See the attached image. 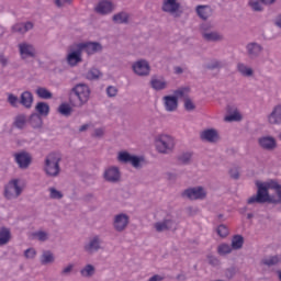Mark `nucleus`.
Here are the masks:
<instances>
[{"mask_svg": "<svg viewBox=\"0 0 281 281\" xmlns=\"http://www.w3.org/2000/svg\"><path fill=\"white\" fill-rule=\"evenodd\" d=\"M7 102L10 104V106L16 109V106H19V97L14 93H7Z\"/></svg>", "mask_w": 281, "mask_h": 281, "instance_id": "nucleus-50", "label": "nucleus"}, {"mask_svg": "<svg viewBox=\"0 0 281 281\" xmlns=\"http://www.w3.org/2000/svg\"><path fill=\"white\" fill-rule=\"evenodd\" d=\"M273 23L276 25V27H278L279 30H281V14L277 15L273 20Z\"/></svg>", "mask_w": 281, "mask_h": 281, "instance_id": "nucleus-59", "label": "nucleus"}, {"mask_svg": "<svg viewBox=\"0 0 281 281\" xmlns=\"http://www.w3.org/2000/svg\"><path fill=\"white\" fill-rule=\"evenodd\" d=\"M93 136L94 137H103L104 136V128H102V127L95 128L94 132H93Z\"/></svg>", "mask_w": 281, "mask_h": 281, "instance_id": "nucleus-58", "label": "nucleus"}, {"mask_svg": "<svg viewBox=\"0 0 281 281\" xmlns=\"http://www.w3.org/2000/svg\"><path fill=\"white\" fill-rule=\"evenodd\" d=\"M262 45L258 42H250L246 45V54L251 59L258 58L262 54Z\"/></svg>", "mask_w": 281, "mask_h": 281, "instance_id": "nucleus-22", "label": "nucleus"}, {"mask_svg": "<svg viewBox=\"0 0 281 281\" xmlns=\"http://www.w3.org/2000/svg\"><path fill=\"white\" fill-rule=\"evenodd\" d=\"M200 30L202 38H204V41H207L209 43H218L224 38L221 32L214 31V24L210 22L203 23Z\"/></svg>", "mask_w": 281, "mask_h": 281, "instance_id": "nucleus-6", "label": "nucleus"}, {"mask_svg": "<svg viewBox=\"0 0 281 281\" xmlns=\"http://www.w3.org/2000/svg\"><path fill=\"white\" fill-rule=\"evenodd\" d=\"M103 179H105L109 183H117V181L122 179L120 167L110 166L105 168L103 172Z\"/></svg>", "mask_w": 281, "mask_h": 281, "instance_id": "nucleus-16", "label": "nucleus"}, {"mask_svg": "<svg viewBox=\"0 0 281 281\" xmlns=\"http://www.w3.org/2000/svg\"><path fill=\"white\" fill-rule=\"evenodd\" d=\"M243 245H245V238L243 235L233 236L231 247L234 250L243 249Z\"/></svg>", "mask_w": 281, "mask_h": 281, "instance_id": "nucleus-37", "label": "nucleus"}, {"mask_svg": "<svg viewBox=\"0 0 281 281\" xmlns=\"http://www.w3.org/2000/svg\"><path fill=\"white\" fill-rule=\"evenodd\" d=\"M75 270L76 263H67L66 266L63 267L60 276H63V278H68V276H71V273H74Z\"/></svg>", "mask_w": 281, "mask_h": 281, "instance_id": "nucleus-44", "label": "nucleus"}, {"mask_svg": "<svg viewBox=\"0 0 281 281\" xmlns=\"http://www.w3.org/2000/svg\"><path fill=\"white\" fill-rule=\"evenodd\" d=\"M48 194H49V199H53L55 201H60V199H63V196H64L63 191H60L54 187H50L48 189Z\"/></svg>", "mask_w": 281, "mask_h": 281, "instance_id": "nucleus-45", "label": "nucleus"}, {"mask_svg": "<svg viewBox=\"0 0 281 281\" xmlns=\"http://www.w3.org/2000/svg\"><path fill=\"white\" fill-rule=\"evenodd\" d=\"M30 30H34V22H18L11 26L12 34H26Z\"/></svg>", "mask_w": 281, "mask_h": 281, "instance_id": "nucleus-24", "label": "nucleus"}, {"mask_svg": "<svg viewBox=\"0 0 281 281\" xmlns=\"http://www.w3.org/2000/svg\"><path fill=\"white\" fill-rule=\"evenodd\" d=\"M161 11L165 12V14H170V16H179L181 2H179V0H162Z\"/></svg>", "mask_w": 281, "mask_h": 281, "instance_id": "nucleus-12", "label": "nucleus"}, {"mask_svg": "<svg viewBox=\"0 0 281 281\" xmlns=\"http://www.w3.org/2000/svg\"><path fill=\"white\" fill-rule=\"evenodd\" d=\"M257 194L247 200L248 205L254 203H281V184L277 180L256 181Z\"/></svg>", "mask_w": 281, "mask_h": 281, "instance_id": "nucleus-1", "label": "nucleus"}, {"mask_svg": "<svg viewBox=\"0 0 281 281\" xmlns=\"http://www.w3.org/2000/svg\"><path fill=\"white\" fill-rule=\"evenodd\" d=\"M128 223H131V216L126 213H117L113 217V227L115 232H124V229L128 227Z\"/></svg>", "mask_w": 281, "mask_h": 281, "instance_id": "nucleus-15", "label": "nucleus"}, {"mask_svg": "<svg viewBox=\"0 0 281 281\" xmlns=\"http://www.w3.org/2000/svg\"><path fill=\"white\" fill-rule=\"evenodd\" d=\"M87 80H100L102 78V74L97 68H91L86 72Z\"/></svg>", "mask_w": 281, "mask_h": 281, "instance_id": "nucleus-41", "label": "nucleus"}, {"mask_svg": "<svg viewBox=\"0 0 281 281\" xmlns=\"http://www.w3.org/2000/svg\"><path fill=\"white\" fill-rule=\"evenodd\" d=\"M173 71H175V74H177L179 76V75L183 74V68L181 66H176L173 68Z\"/></svg>", "mask_w": 281, "mask_h": 281, "instance_id": "nucleus-62", "label": "nucleus"}, {"mask_svg": "<svg viewBox=\"0 0 281 281\" xmlns=\"http://www.w3.org/2000/svg\"><path fill=\"white\" fill-rule=\"evenodd\" d=\"M0 64L5 67V65H8V57H5V55L0 54Z\"/></svg>", "mask_w": 281, "mask_h": 281, "instance_id": "nucleus-60", "label": "nucleus"}, {"mask_svg": "<svg viewBox=\"0 0 281 281\" xmlns=\"http://www.w3.org/2000/svg\"><path fill=\"white\" fill-rule=\"evenodd\" d=\"M87 128H89V124L81 125L79 127V131H80V133H83V131H87Z\"/></svg>", "mask_w": 281, "mask_h": 281, "instance_id": "nucleus-63", "label": "nucleus"}, {"mask_svg": "<svg viewBox=\"0 0 281 281\" xmlns=\"http://www.w3.org/2000/svg\"><path fill=\"white\" fill-rule=\"evenodd\" d=\"M183 108L187 111L192 112L196 109V103H194V100L189 97L183 100Z\"/></svg>", "mask_w": 281, "mask_h": 281, "instance_id": "nucleus-48", "label": "nucleus"}, {"mask_svg": "<svg viewBox=\"0 0 281 281\" xmlns=\"http://www.w3.org/2000/svg\"><path fill=\"white\" fill-rule=\"evenodd\" d=\"M20 104L25 109H32V105L34 104V94L30 91L22 92L20 95Z\"/></svg>", "mask_w": 281, "mask_h": 281, "instance_id": "nucleus-29", "label": "nucleus"}, {"mask_svg": "<svg viewBox=\"0 0 281 281\" xmlns=\"http://www.w3.org/2000/svg\"><path fill=\"white\" fill-rule=\"evenodd\" d=\"M60 161H63V155L58 151H52L44 158L43 170L46 177L56 178L60 175Z\"/></svg>", "mask_w": 281, "mask_h": 281, "instance_id": "nucleus-3", "label": "nucleus"}, {"mask_svg": "<svg viewBox=\"0 0 281 281\" xmlns=\"http://www.w3.org/2000/svg\"><path fill=\"white\" fill-rule=\"evenodd\" d=\"M31 238L33 240H40V243H45V240H49V233L45 231H36L31 234Z\"/></svg>", "mask_w": 281, "mask_h": 281, "instance_id": "nucleus-35", "label": "nucleus"}, {"mask_svg": "<svg viewBox=\"0 0 281 281\" xmlns=\"http://www.w3.org/2000/svg\"><path fill=\"white\" fill-rule=\"evenodd\" d=\"M150 61L144 58H140L132 64V71L138 78H148L151 71Z\"/></svg>", "mask_w": 281, "mask_h": 281, "instance_id": "nucleus-8", "label": "nucleus"}, {"mask_svg": "<svg viewBox=\"0 0 281 281\" xmlns=\"http://www.w3.org/2000/svg\"><path fill=\"white\" fill-rule=\"evenodd\" d=\"M20 52V58L22 60H27L29 58H36V48L34 45L27 42H22L18 45Z\"/></svg>", "mask_w": 281, "mask_h": 281, "instance_id": "nucleus-14", "label": "nucleus"}, {"mask_svg": "<svg viewBox=\"0 0 281 281\" xmlns=\"http://www.w3.org/2000/svg\"><path fill=\"white\" fill-rule=\"evenodd\" d=\"M150 87L154 91H164L168 88V80L164 77H153L150 80Z\"/></svg>", "mask_w": 281, "mask_h": 281, "instance_id": "nucleus-26", "label": "nucleus"}, {"mask_svg": "<svg viewBox=\"0 0 281 281\" xmlns=\"http://www.w3.org/2000/svg\"><path fill=\"white\" fill-rule=\"evenodd\" d=\"M108 98H115L117 95V88L115 86H109L106 88Z\"/></svg>", "mask_w": 281, "mask_h": 281, "instance_id": "nucleus-56", "label": "nucleus"}, {"mask_svg": "<svg viewBox=\"0 0 281 281\" xmlns=\"http://www.w3.org/2000/svg\"><path fill=\"white\" fill-rule=\"evenodd\" d=\"M66 63L69 67H78L82 63V50L78 44L68 52Z\"/></svg>", "mask_w": 281, "mask_h": 281, "instance_id": "nucleus-13", "label": "nucleus"}, {"mask_svg": "<svg viewBox=\"0 0 281 281\" xmlns=\"http://www.w3.org/2000/svg\"><path fill=\"white\" fill-rule=\"evenodd\" d=\"M175 137L168 134H158L155 137V147L160 155H170L176 146Z\"/></svg>", "mask_w": 281, "mask_h": 281, "instance_id": "nucleus-4", "label": "nucleus"}, {"mask_svg": "<svg viewBox=\"0 0 281 281\" xmlns=\"http://www.w3.org/2000/svg\"><path fill=\"white\" fill-rule=\"evenodd\" d=\"M71 3V0H55V4L57 8H64V5H67Z\"/></svg>", "mask_w": 281, "mask_h": 281, "instance_id": "nucleus-57", "label": "nucleus"}, {"mask_svg": "<svg viewBox=\"0 0 281 281\" xmlns=\"http://www.w3.org/2000/svg\"><path fill=\"white\" fill-rule=\"evenodd\" d=\"M237 71L240 76H244V78H251V76H254V68L245 63L237 64Z\"/></svg>", "mask_w": 281, "mask_h": 281, "instance_id": "nucleus-31", "label": "nucleus"}, {"mask_svg": "<svg viewBox=\"0 0 281 281\" xmlns=\"http://www.w3.org/2000/svg\"><path fill=\"white\" fill-rule=\"evenodd\" d=\"M13 159L20 170H27L32 166V154L25 150L13 154Z\"/></svg>", "mask_w": 281, "mask_h": 281, "instance_id": "nucleus-11", "label": "nucleus"}, {"mask_svg": "<svg viewBox=\"0 0 281 281\" xmlns=\"http://www.w3.org/2000/svg\"><path fill=\"white\" fill-rule=\"evenodd\" d=\"M24 258H26V260H34V258H36V249L27 248L24 250Z\"/></svg>", "mask_w": 281, "mask_h": 281, "instance_id": "nucleus-54", "label": "nucleus"}, {"mask_svg": "<svg viewBox=\"0 0 281 281\" xmlns=\"http://www.w3.org/2000/svg\"><path fill=\"white\" fill-rule=\"evenodd\" d=\"M195 12L202 21H207L214 14V10L210 5H198Z\"/></svg>", "mask_w": 281, "mask_h": 281, "instance_id": "nucleus-27", "label": "nucleus"}, {"mask_svg": "<svg viewBox=\"0 0 281 281\" xmlns=\"http://www.w3.org/2000/svg\"><path fill=\"white\" fill-rule=\"evenodd\" d=\"M36 95L42 100H52L53 94L47 88L40 87L35 91Z\"/></svg>", "mask_w": 281, "mask_h": 281, "instance_id": "nucleus-40", "label": "nucleus"}, {"mask_svg": "<svg viewBox=\"0 0 281 281\" xmlns=\"http://www.w3.org/2000/svg\"><path fill=\"white\" fill-rule=\"evenodd\" d=\"M40 262L43 267H47V265H54L56 262V255L52 252V250H44L40 256Z\"/></svg>", "mask_w": 281, "mask_h": 281, "instance_id": "nucleus-28", "label": "nucleus"}, {"mask_svg": "<svg viewBox=\"0 0 281 281\" xmlns=\"http://www.w3.org/2000/svg\"><path fill=\"white\" fill-rule=\"evenodd\" d=\"M12 240V232H10V228L8 227H1L0 228V247H3V245H8Z\"/></svg>", "mask_w": 281, "mask_h": 281, "instance_id": "nucleus-32", "label": "nucleus"}, {"mask_svg": "<svg viewBox=\"0 0 281 281\" xmlns=\"http://www.w3.org/2000/svg\"><path fill=\"white\" fill-rule=\"evenodd\" d=\"M225 64L221 60L214 59L207 65V69H223Z\"/></svg>", "mask_w": 281, "mask_h": 281, "instance_id": "nucleus-53", "label": "nucleus"}, {"mask_svg": "<svg viewBox=\"0 0 281 281\" xmlns=\"http://www.w3.org/2000/svg\"><path fill=\"white\" fill-rule=\"evenodd\" d=\"M182 196L190 201H204L207 199V189L202 186L191 187L182 192Z\"/></svg>", "mask_w": 281, "mask_h": 281, "instance_id": "nucleus-9", "label": "nucleus"}, {"mask_svg": "<svg viewBox=\"0 0 281 281\" xmlns=\"http://www.w3.org/2000/svg\"><path fill=\"white\" fill-rule=\"evenodd\" d=\"M115 10L113 2L109 0H101L94 7V12L97 14H101L102 16H106V14H111Z\"/></svg>", "mask_w": 281, "mask_h": 281, "instance_id": "nucleus-18", "label": "nucleus"}, {"mask_svg": "<svg viewBox=\"0 0 281 281\" xmlns=\"http://www.w3.org/2000/svg\"><path fill=\"white\" fill-rule=\"evenodd\" d=\"M190 161H192V153L187 151L179 156L180 164H190Z\"/></svg>", "mask_w": 281, "mask_h": 281, "instance_id": "nucleus-52", "label": "nucleus"}, {"mask_svg": "<svg viewBox=\"0 0 281 281\" xmlns=\"http://www.w3.org/2000/svg\"><path fill=\"white\" fill-rule=\"evenodd\" d=\"M77 45L79 46V49H81V52H86L88 56L102 52V44L98 42L79 43Z\"/></svg>", "mask_w": 281, "mask_h": 281, "instance_id": "nucleus-20", "label": "nucleus"}, {"mask_svg": "<svg viewBox=\"0 0 281 281\" xmlns=\"http://www.w3.org/2000/svg\"><path fill=\"white\" fill-rule=\"evenodd\" d=\"M25 188H27L25 178H12L4 184L3 196L7 201H16L25 192Z\"/></svg>", "mask_w": 281, "mask_h": 281, "instance_id": "nucleus-2", "label": "nucleus"}, {"mask_svg": "<svg viewBox=\"0 0 281 281\" xmlns=\"http://www.w3.org/2000/svg\"><path fill=\"white\" fill-rule=\"evenodd\" d=\"M30 124L33 128H42L43 127V116L37 113H33L30 116Z\"/></svg>", "mask_w": 281, "mask_h": 281, "instance_id": "nucleus-36", "label": "nucleus"}, {"mask_svg": "<svg viewBox=\"0 0 281 281\" xmlns=\"http://www.w3.org/2000/svg\"><path fill=\"white\" fill-rule=\"evenodd\" d=\"M216 233L220 238H227V236H229V228H227L225 224H221L220 226H217Z\"/></svg>", "mask_w": 281, "mask_h": 281, "instance_id": "nucleus-49", "label": "nucleus"}, {"mask_svg": "<svg viewBox=\"0 0 281 281\" xmlns=\"http://www.w3.org/2000/svg\"><path fill=\"white\" fill-rule=\"evenodd\" d=\"M36 114L42 117H47L49 115V104L46 102H37L35 105Z\"/></svg>", "mask_w": 281, "mask_h": 281, "instance_id": "nucleus-33", "label": "nucleus"}, {"mask_svg": "<svg viewBox=\"0 0 281 281\" xmlns=\"http://www.w3.org/2000/svg\"><path fill=\"white\" fill-rule=\"evenodd\" d=\"M114 23H128V13L122 11L113 15Z\"/></svg>", "mask_w": 281, "mask_h": 281, "instance_id": "nucleus-46", "label": "nucleus"}, {"mask_svg": "<svg viewBox=\"0 0 281 281\" xmlns=\"http://www.w3.org/2000/svg\"><path fill=\"white\" fill-rule=\"evenodd\" d=\"M260 2L263 5H273V3H276V0H260Z\"/></svg>", "mask_w": 281, "mask_h": 281, "instance_id": "nucleus-61", "label": "nucleus"}, {"mask_svg": "<svg viewBox=\"0 0 281 281\" xmlns=\"http://www.w3.org/2000/svg\"><path fill=\"white\" fill-rule=\"evenodd\" d=\"M173 95L177 98L178 101L179 98L186 100V98H190V89L188 87L178 88L173 91Z\"/></svg>", "mask_w": 281, "mask_h": 281, "instance_id": "nucleus-39", "label": "nucleus"}, {"mask_svg": "<svg viewBox=\"0 0 281 281\" xmlns=\"http://www.w3.org/2000/svg\"><path fill=\"white\" fill-rule=\"evenodd\" d=\"M229 177H231V179H235V180L240 179V168L232 167L229 169Z\"/></svg>", "mask_w": 281, "mask_h": 281, "instance_id": "nucleus-55", "label": "nucleus"}, {"mask_svg": "<svg viewBox=\"0 0 281 281\" xmlns=\"http://www.w3.org/2000/svg\"><path fill=\"white\" fill-rule=\"evenodd\" d=\"M162 106L167 113H175L179 109V101L175 94L162 97Z\"/></svg>", "mask_w": 281, "mask_h": 281, "instance_id": "nucleus-17", "label": "nucleus"}, {"mask_svg": "<svg viewBox=\"0 0 281 281\" xmlns=\"http://www.w3.org/2000/svg\"><path fill=\"white\" fill-rule=\"evenodd\" d=\"M156 232H167V229H175L176 224L172 217L167 216L164 221L154 224Z\"/></svg>", "mask_w": 281, "mask_h": 281, "instance_id": "nucleus-25", "label": "nucleus"}, {"mask_svg": "<svg viewBox=\"0 0 281 281\" xmlns=\"http://www.w3.org/2000/svg\"><path fill=\"white\" fill-rule=\"evenodd\" d=\"M267 122L273 126H281V103L274 105L267 115Z\"/></svg>", "mask_w": 281, "mask_h": 281, "instance_id": "nucleus-21", "label": "nucleus"}, {"mask_svg": "<svg viewBox=\"0 0 281 281\" xmlns=\"http://www.w3.org/2000/svg\"><path fill=\"white\" fill-rule=\"evenodd\" d=\"M117 161L120 164H131L132 168L139 170L146 166V158L142 155H134L126 150H122L117 153L116 156Z\"/></svg>", "mask_w": 281, "mask_h": 281, "instance_id": "nucleus-5", "label": "nucleus"}, {"mask_svg": "<svg viewBox=\"0 0 281 281\" xmlns=\"http://www.w3.org/2000/svg\"><path fill=\"white\" fill-rule=\"evenodd\" d=\"M80 276L82 278H93L95 276V266L88 263L80 270Z\"/></svg>", "mask_w": 281, "mask_h": 281, "instance_id": "nucleus-34", "label": "nucleus"}, {"mask_svg": "<svg viewBox=\"0 0 281 281\" xmlns=\"http://www.w3.org/2000/svg\"><path fill=\"white\" fill-rule=\"evenodd\" d=\"M71 93L76 95L78 106H85L89 102L91 98V88H89L86 83H78L71 89Z\"/></svg>", "mask_w": 281, "mask_h": 281, "instance_id": "nucleus-7", "label": "nucleus"}, {"mask_svg": "<svg viewBox=\"0 0 281 281\" xmlns=\"http://www.w3.org/2000/svg\"><path fill=\"white\" fill-rule=\"evenodd\" d=\"M102 249V237L100 235H92L83 244V251L90 256L98 254Z\"/></svg>", "mask_w": 281, "mask_h": 281, "instance_id": "nucleus-10", "label": "nucleus"}, {"mask_svg": "<svg viewBox=\"0 0 281 281\" xmlns=\"http://www.w3.org/2000/svg\"><path fill=\"white\" fill-rule=\"evenodd\" d=\"M258 144L263 150H276L278 148V142L273 136H261L258 138Z\"/></svg>", "mask_w": 281, "mask_h": 281, "instance_id": "nucleus-23", "label": "nucleus"}, {"mask_svg": "<svg viewBox=\"0 0 281 281\" xmlns=\"http://www.w3.org/2000/svg\"><path fill=\"white\" fill-rule=\"evenodd\" d=\"M248 5L254 12H262V10H265L262 7L265 4L260 0H249Z\"/></svg>", "mask_w": 281, "mask_h": 281, "instance_id": "nucleus-43", "label": "nucleus"}, {"mask_svg": "<svg viewBox=\"0 0 281 281\" xmlns=\"http://www.w3.org/2000/svg\"><path fill=\"white\" fill-rule=\"evenodd\" d=\"M227 111L229 114L225 116V122H240V120H243V115L240 114L238 109L228 105Z\"/></svg>", "mask_w": 281, "mask_h": 281, "instance_id": "nucleus-30", "label": "nucleus"}, {"mask_svg": "<svg viewBox=\"0 0 281 281\" xmlns=\"http://www.w3.org/2000/svg\"><path fill=\"white\" fill-rule=\"evenodd\" d=\"M234 251V248H232V245L229 244H220L217 247V254L220 256H227L228 254H232Z\"/></svg>", "mask_w": 281, "mask_h": 281, "instance_id": "nucleus-42", "label": "nucleus"}, {"mask_svg": "<svg viewBox=\"0 0 281 281\" xmlns=\"http://www.w3.org/2000/svg\"><path fill=\"white\" fill-rule=\"evenodd\" d=\"M200 138L202 142H209V144H216L221 136L218 135V131L215 128H206L200 133Z\"/></svg>", "mask_w": 281, "mask_h": 281, "instance_id": "nucleus-19", "label": "nucleus"}, {"mask_svg": "<svg viewBox=\"0 0 281 281\" xmlns=\"http://www.w3.org/2000/svg\"><path fill=\"white\" fill-rule=\"evenodd\" d=\"M58 113H60V115H71V105L68 103H61L58 106Z\"/></svg>", "mask_w": 281, "mask_h": 281, "instance_id": "nucleus-51", "label": "nucleus"}, {"mask_svg": "<svg viewBox=\"0 0 281 281\" xmlns=\"http://www.w3.org/2000/svg\"><path fill=\"white\" fill-rule=\"evenodd\" d=\"M279 280H281V270L278 272Z\"/></svg>", "mask_w": 281, "mask_h": 281, "instance_id": "nucleus-64", "label": "nucleus"}, {"mask_svg": "<svg viewBox=\"0 0 281 281\" xmlns=\"http://www.w3.org/2000/svg\"><path fill=\"white\" fill-rule=\"evenodd\" d=\"M25 124H27V116L25 114H19L14 121L16 128H24Z\"/></svg>", "mask_w": 281, "mask_h": 281, "instance_id": "nucleus-47", "label": "nucleus"}, {"mask_svg": "<svg viewBox=\"0 0 281 281\" xmlns=\"http://www.w3.org/2000/svg\"><path fill=\"white\" fill-rule=\"evenodd\" d=\"M281 262V256H270L262 259V265H266L267 267H273L276 265H280Z\"/></svg>", "mask_w": 281, "mask_h": 281, "instance_id": "nucleus-38", "label": "nucleus"}]
</instances>
